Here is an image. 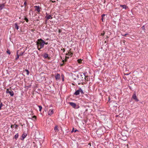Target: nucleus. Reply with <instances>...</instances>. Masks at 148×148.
<instances>
[{
  "mask_svg": "<svg viewBox=\"0 0 148 148\" xmlns=\"http://www.w3.org/2000/svg\"><path fill=\"white\" fill-rule=\"evenodd\" d=\"M72 77L74 80L77 81L78 84H80L84 81H85V76L84 75V74H79L76 75L74 74L72 75Z\"/></svg>",
  "mask_w": 148,
  "mask_h": 148,
  "instance_id": "obj_1",
  "label": "nucleus"
},
{
  "mask_svg": "<svg viewBox=\"0 0 148 148\" xmlns=\"http://www.w3.org/2000/svg\"><path fill=\"white\" fill-rule=\"evenodd\" d=\"M45 44V42L41 38L38 39L36 42L37 47H39L40 46V48H43Z\"/></svg>",
  "mask_w": 148,
  "mask_h": 148,
  "instance_id": "obj_2",
  "label": "nucleus"
},
{
  "mask_svg": "<svg viewBox=\"0 0 148 148\" xmlns=\"http://www.w3.org/2000/svg\"><path fill=\"white\" fill-rule=\"evenodd\" d=\"M54 132H53V134H52V136H53L54 135H56L59 131L58 125H56L55 126L54 128Z\"/></svg>",
  "mask_w": 148,
  "mask_h": 148,
  "instance_id": "obj_3",
  "label": "nucleus"
},
{
  "mask_svg": "<svg viewBox=\"0 0 148 148\" xmlns=\"http://www.w3.org/2000/svg\"><path fill=\"white\" fill-rule=\"evenodd\" d=\"M52 146L53 148H62L61 146L58 142H56V143L54 144Z\"/></svg>",
  "mask_w": 148,
  "mask_h": 148,
  "instance_id": "obj_4",
  "label": "nucleus"
},
{
  "mask_svg": "<svg viewBox=\"0 0 148 148\" xmlns=\"http://www.w3.org/2000/svg\"><path fill=\"white\" fill-rule=\"evenodd\" d=\"M102 128H100L96 131V133L98 135H102L103 134Z\"/></svg>",
  "mask_w": 148,
  "mask_h": 148,
  "instance_id": "obj_5",
  "label": "nucleus"
},
{
  "mask_svg": "<svg viewBox=\"0 0 148 148\" xmlns=\"http://www.w3.org/2000/svg\"><path fill=\"white\" fill-rule=\"evenodd\" d=\"M80 92H81L82 94L83 93V92L82 89L80 88L79 89L77 90L74 93V95H78L79 94Z\"/></svg>",
  "mask_w": 148,
  "mask_h": 148,
  "instance_id": "obj_6",
  "label": "nucleus"
},
{
  "mask_svg": "<svg viewBox=\"0 0 148 148\" xmlns=\"http://www.w3.org/2000/svg\"><path fill=\"white\" fill-rule=\"evenodd\" d=\"M69 104L73 108L75 109H77L79 108V107L76 106V104L75 103H74L73 102H69Z\"/></svg>",
  "mask_w": 148,
  "mask_h": 148,
  "instance_id": "obj_7",
  "label": "nucleus"
},
{
  "mask_svg": "<svg viewBox=\"0 0 148 148\" xmlns=\"http://www.w3.org/2000/svg\"><path fill=\"white\" fill-rule=\"evenodd\" d=\"M6 93H9L10 95L11 96H12L14 95V92L12 91V90L11 89L9 90L8 89H7L6 91Z\"/></svg>",
  "mask_w": 148,
  "mask_h": 148,
  "instance_id": "obj_8",
  "label": "nucleus"
},
{
  "mask_svg": "<svg viewBox=\"0 0 148 148\" xmlns=\"http://www.w3.org/2000/svg\"><path fill=\"white\" fill-rule=\"evenodd\" d=\"M132 98L134 99L135 100V101H139L136 96V93H134L133 94L132 96Z\"/></svg>",
  "mask_w": 148,
  "mask_h": 148,
  "instance_id": "obj_9",
  "label": "nucleus"
},
{
  "mask_svg": "<svg viewBox=\"0 0 148 148\" xmlns=\"http://www.w3.org/2000/svg\"><path fill=\"white\" fill-rule=\"evenodd\" d=\"M34 8H35V10L37 11V12H40V9L41 8L39 6H35Z\"/></svg>",
  "mask_w": 148,
  "mask_h": 148,
  "instance_id": "obj_10",
  "label": "nucleus"
},
{
  "mask_svg": "<svg viewBox=\"0 0 148 148\" xmlns=\"http://www.w3.org/2000/svg\"><path fill=\"white\" fill-rule=\"evenodd\" d=\"M53 113V110H49L48 112V114L49 115H51Z\"/></svg>",
  "mask_w": 148,
  "mask_h": 148,
  "instance_id": "obj_11",
  "label": "nucleus"
},
{
  "mask_svg": "<svg viewBox=\"0 0 148 148\" xmlns=\"http://www.w3.org/2000/svg\"><path fill=\"white\" fill-rule=\"evenodd\" d=\"M60 75L58 73H57L55 76V78H56V80L59 79L60 78Z\"/></svg>",
  "mask_w": 148,
  "mask_h": 148,
  "instance_id": "obj_12",
  "label": "nucleus"
},
{
  "mask_svg": "<svg viewBox=\"0 0 148 148\" xmlns=\"http://www.w3.org/2000/svg\"><path fill=\"white\" fill-rule=\"evenodd\" d=\"M43 56V57L45 58H47L48 57V54L47 53H44Z\"/></svg>",
  "mask_w": 148,
  "mask_h": 148,
  "instance_id": "obj_13",
  "label": "nucleus"
},
{
  "mask_svg": "<svg viewBox=\"0 0 148 148\" xmlns=\"http://www.w3.org/2000/svg\"><path fill=\"white\" fill-rule=\"evenodd\" d=\"M46 20H47L49 19H51L52 18V17H51V16L50 15H48L46 17Z\"/></svg>",
  "mask_w": 148,
  "mask_h": 148,
  "instance_id": "obj_14",
  "label": "nucleus"
},
{
  "mask_svg": "<svg viewBox=\"0 0 148 148\" xmlns=\"http://www.w3.org/2000/svg\"><path fill=\"white\" fill-rule=\"evenodd\" d=\"M15 28L17 30L19 28V26L18 25V24L17 23L15 24Z\"/></svg>",
  "mask_w": 148,
  "mask_h": 148,
  "instance_id": "obj_15",
  "label": "nucleus"
},
{
  "mask_svg": "<svg viewBox=\"0 0 148 148\" xmlns=\"http://www.w3.org/2000/svg\"><path fill=\"white\" fill-rule=\"evenodd\" d=\"M18 127V125H12L11 127L12 128L15 127L16 129H17V127Z\"/></svg>",
  "mask_w": 148,
  "mask_h": 148,
  "instance_id": "obj_16",
  "label": "nucleus"
},
{
  "mask_svg": "<svg viewBox=\"0 0 148 148\" xmlns=\"http://www.w3.org/2000/svg\"><path fill=\"white\" fill-rule=\"evenodd\" d=\"M26 134H23L22 135V137L23 139H22L21 140H23L24 139V138H25V137H26Z\"/></svg>",
  "mask_w": 148,
  "mask_h": 148,
  "instance_id": "obj_17",
  "label": "nucleus"
},
{
  "mask_svg": "<svg viewBox=\"0 0 148 148\" xmlns=\"http://www.w3.org/2000/svg\"><path fill=\"white\" fill-rule=\"evenodd\" d=\"M4 4H0V8H1V9H2L4 7Z\"/></svg>",
  "mask_w": 148,
  "mask_h": 148,
  "instance_id": "obj_18",
  "label": "nucleus"
},
{
  "mask_svg": "<svg viewBox=\"0 0 148 148\" xmlns=\"http://www.w3.org/2000/svg\"><path fill=\"white\" fill-rule=\"evenodd\" d=\"M70 53V52H68V53H66V55H69V56L70 55L72 56V55H73V53Z\"/></svg>",
  "mask_w": 148,
  "mask_h": 148,
  "instance_id": "obj_19",
  "label": "nucleus"
},
{
  "mask_svg": "<svg viewBox=\"0 0 148 148\" xmlns=\"http://www.w3.org/2000/svg\"><path fill=\"white\" fill-rule=\"evenodd\" d=\"M69 58V56H68V57L67 56H66V59H65V60H63L62 61V62L63 63H64V61H66V59H68Z\"/></svg>",
  "mask_w": 148,
  "mask_h": 148,
  "instance_id": "obj_20",
  "label": "nucleus"
},
{
  "mask_svg": "<svg viewBox=\"0 0 148 148\" xmlns=\"http://www.w3.org/2000/svg\"><path fill=\"white\" fill-rule=\"evenodd\" d=\"M18 133H17L16 134V135L14 136V138L16 139L18 137Z\"/></svg>",
  "mask_w": 148,
  "mask_h": 148,
  "instance_id": "obj_21",
  "label": "nucleus"
},
{
  "mask_svg": "<svg viewBox=\"0 0 148 148\" xmlns=\"http://www.w3.org/2000/svg\"><path fill=\"white\" fill-rule=\"evenodd\" d=\"M77 61H78V62L79 63V64H81V63H82V60H77Z\"/></svg>",
  "mask_w": 148,
  "mask_h": 148,
  "instance_id": "obj_22",
  "label": "nucleus"
},
{
  "mask_svg": "<svg viewBox=\"0 0 148 148\" xmlns=\"http://www.w3.org/2000/svg\"><path fill=\"white\" fill-rule=\"evenodd\" d=\"M85 80L87 81L88 80V76H85Z\"/></svg>",
  "mask_w": 148,
  "mask_h": 148,
  "instance_id": "obj_23",
  "label": "nucleus"
},
{
  "mask_svg": "<svg viewBox=\"0 0 148 148\" xmlns=\"http://www.w3.org/2000/svg\"><path fill=\"white\" fill-rule=\"evenodd\" d=\"M38 107L39 109V111H41L42 109V107L41 106H39Z\"/></svg>",
  "mask_w": 148,
  "mask_h": 148,
  "instance_id": "obj_24",
  "label": "nucleus"
},
{
  "mask_svg": "<svg viewBox=\"0 0 148 148\" xmlns=\"http://www.w3.org/2000/svg\"><path fill=\"white\" fill-rule=\"evenodd\" d=\"M78 131V130H75V131H74V129L73 128L72 131H71V132H76L77 131Z\"/></svg>",
  "mask_w": 148,
  "mask_h": 148,
  "instance_id": "obj_25",
  "label": "nucleus"
},
{
  "mask_svg": "<svg viewBox=\"0 0 148 148\" xmlns=\"http://www.w3.org/2000/svg\"><path fill=\"white\" fill-rule=\"evenodd\" d=\"M25 71L27 72V75H28L29 74V71L28 70H27L26 69L25 70Z\"/></svg>",
  "mask_w": 148,
  "mask_h": 148,
  "instance_id": "obj_26",
  "label": "nucleus"
},
{
  "mask_svg": "<svg viewBox=\"0 0 148 148\" xmlns=\"http://www.w3.org/2000/svg\"><path fill=\"white\" fill-rule=\"evenodd\" d=\"M121 6L123 8H125L126 5H121Z\"/></svg>",
  "mask_w": 148,
  "mask_h": 148,
  "instance_id": "obj_27",
  "label": "nucleus"
},
{
  "mask_svg": "<svg viewBox=\"0 0 148 148\" xmlns=\"http://www.w3.org/2000/svg\"><path fill=\"white\" fill-rule=\"evenodd\" d=\"M24 20H25L27 22H28V18H24Z\"/></svg>",
  "mask_w": 148,
  "mask_h": 148,
  "instance_id": "obj_28",
  "label": "nucleus"
},
{
  "mask_svg": "<svg viewBox=\"0 0 148 148\" xmlns=\"http://www.w3.org/2000/svg\"><path fill=\"white\" fill-rule=\"evenodd\" d=\"M7 52L9 54H10V52L9 50H8L7 51Z\"/></svg>",
  "mask_w": 148,
  "mask_h": 148,
  "instance_id": "obj_29",
  "label": "nucleus"
},
{
  "mask_svg": "<svg viewBox=\"0 0 148 148\" xmlns=\"http://www.w3.org/2000/svg\"><path fill=\"white\" fill-rule=\"evenodd\" d=\"M17 57L16 58L15 60H17L19 58V55H17Z\"/></svg>",
  "mask_w": 148,
  "mask_h": 148,
  "instance_id": "obj_30",
  "label": "nucleus"
},
{
  "mask_svg": "<svg viewBox=\"0 0 148 148\" xmlns=\"http://www.w3.org/2000/svg\"><path fill=\"white\" fill-rule=\"evenodd\" d=\"M86 72H84V73H79L80 74H84L85 76H86Z\"/></svg>",
  "mask_w": 148,
  "mask_h": 148,
  "instance_id": "obj_31",
  "label": "nucleus"
},
{
  "mask_svg": "<svg viewBox=\"0 0 148 148\" xmlns=\"http://www.w3.org/2000/svg\"><path fill=\"white\" fill-rule=\"evenodd\" d=\"M142 28L143 29H145V26H143L142 27Z\"/></svg>",
  "mask_w": 148,
  "mask_h": 148,
  "instance_id": "obj_32",
  "label": "nucleus"
},
{
  "mask_svg": "<svg viewBox=\"0 0 148 148\" xmlns=\"http://www.w3.org/2000/svg\"><path fill=\"white\" fill-rule=\"evenodd\" d=\"M105 15V14H103L101 16L102 18H103V16H104Z\"/></svg>",
  "mask_w": 148,
  "mask_h": 148,
  "instance_id": "obj_33",
  "label": "nucleus"
},
{
  "mask_svg": "<svg viewBox=\"0 0 148 148\" xmlns=\"http://www.w3.org/2000/svg\"><path fill=\"white\" fill-rule=\"evenodd\" d=\"M128 34H126L124 35H123V36H126Z\"/></svg>",
  "mask_w": 148,
  "mask_h": 148,
  "instance_id": "obj_34",
  "label": "nucleus"
},
{
  "mask_svg": "<svg viewBox=\"0 0 148 148\" xmlns=\"http://www.w3.org/2000/svg\"><path fill=\"white\" fill-rule=\"evenodd\" d=\"M33 118H35V119H36V116H33Z\"/></svg>",
  "mask_w": 148,
  "mask_h": 148,
  "instance_id": "obj_35",
  "label": "nucleus"
},
{
  "mask_svg": "<svg viewBox=\"0 0 148 148\" xmlns=\"http://www.w3.org/2000/svg\"><path fill=\"white\" fill-rule=\"evenodd\" d=\"M38 47V50L40 51V49L41 48H39V47Z\"/></svg>",
  "mask_w": 148,
  "mask_h": 148,
  "instance_id": "obj_36",
  "label": "nucleus"
},
{
  "mask_svg": "<svg viewBox=\"0 0 148 148\" xmlns=\"http://www.w3.org/2000/svg\"><path fill=\"white\" fill-rule=\"evenodd\" d=\"M105 33H102V34H101V35L102 36H103V35H104Z\"/></svg>",
  "mask_w": 148,
  "mask_h": 148,
  "instance_id": "obj_37",
  "label": "nucleus"
},
{
  "mask_svg": "<svg viewBox=\"0 0 148 148\" xmlns=\"http://www.w3.org/2000/svg\"><path fill=\"white\" fill-rule=\"evenodd\" d=\"M48 44V42H45V44L47 45Z\"/></svg>",
  "mask_w": 148,
  "mask_h": 148,
  "instance_id": "obj_38",
  "label": "nucleus"
},
{
  "mask_svg": "<svg viewBox=\"0 0 148 148\" xmlns=\"http://www.w3.org/2000/svg\"><path fill=\"white\" fill-rule=\"evenodd\" d=\"M63 52H64L65 51V49H63Z\"/></svg>",
  "mask_w": 148,
  "mask_h": 148,
  "instance_id": "obj_39",
  "label": "nucleus"
},
{
  "mask_svg": "<svg viewBox=\"0 0 148 148\" xmlns=\"http://www.w3.org/2000/svg\"><path fill=\"white\" fill-rule=\"evenodd\" d=\"M26 2H25L24 3V4L25 5H26Z\"/></svg>",
  "mask_w": 148,
  "mask_h": 148,
  "instance_id": "obj_40",
  "label": "nucleus"
},
{
  "mask_svg": "<svg viewBox=\"0 0 148 148\" xmlns=\"http://www.w3.org/2000/svg\"><path fill=\"white\" fill-rule=\"evenodd\" d=\"M103 18H101V20H102V21H103Z\"/></svg>",
  "mask_w": 148,
  "mask_h": 148,
  "instance_id": "obj_41",
  "label": "nucleus"
},
{
  "mask_svg": "<svg viewBox=\"0 0 148 148\" xmlns=\"http://www.w3.org/2000/svg\"><path fill=\"white\" fill-rule=\"evenodd\" d=\"M129 74H125V75H128Z\"/></svg>",
  "mask_w": 148,
  "mask_h": 148,
  "instance_id": "obj_42",
  "label": "nucleus"
},
{
  "mask_svg": "<svg viewBox=\"0 0 148 148\" xmlns=\"http://www.w3.org/2000/svg\"><path fill=\"white\" fill-rule=\"evenodd\" d=\"M51 1L53 2H55V1Z\"/></svg>",
  "mask_w": 148,
  "mask_h": 148,
  "instance_id": "obj_43",
  "label": "nucleus"
},
{
  "mask_svg": "<svg viewBox=\"0 0 148 148\" xmlns=\"http://www.w3.org/2000/svg\"><path fill=\"white\" fill-rule=\"evenodd\" d=\"M63 64H63H63H61V66H63Z\"/></svg>",
  "mask_w": 148,
  "mask_h": 148,
  "instance_id": "obj_44",
  "label": "nucleus"
},
{
  "mask_svg": "<svg viewBox=\"0 0 148 148\" xmlns=\"http://www.w3.org/2000/svg\"><path fill=\"white\" fill-rule=\"evenodd\" d=\"M62 81H63L64 80V78H63L62 79Z\"/></svg>",
  "mask_w": 148,
  "mask_h": 148,
  "instance_id": "obj_45",
  "label": "nucleus"
},
{
  "mask_svg": "<svg viewBox=\"0 0 148 148\" xmlns=\"http://www.w3.org/2000/svg\"><path fill=\"white\" fill-rule=\"evenodd\" d=\"M108 38V36H107V38Z\"/></svg>",
  "mask_w": 148,
  "mask_h": 148,
  "instance_id": "obj_46",
  "label": "nucleus"
},
{
  "mask_svg": "<svg viewBox=\"0 0 148 148\" xmlns=\"http://www.w3.org/2000/svg\"><path fill=\"white\" fill-rule=\"evenodd\" d=\"M88 145H91L90 144V143H89Z\"/></svg>",
  "mask_w": 148,
  "mask_h": 148,
  "instance_id": "obj_47",
  "label": "nucleus"
},
{
  "mask_svg": "<svg viewBox=\"0 0 148 148\" xmlns=\"http://www.w3.org/2000/svg\"><path fill=\"white\" fill-rule=\"evenodd\" d=\"M116 117H117V116H118V115H116Z\"/></svg>",
  "mask_w": 148,
  "mask_h": 148,
  "instance_id": "obj_48",
  "label": "nucleus"
},
{
  "mask_svg": "<svg viewBox=\"0 0 148 148\" xmlns=\"http://www.w3.org/2000/svg\"><path fill=\"white\" fill-rule=\"evenodd\" d=\"M123 42L124 43L125 42V40H124L123 41Z\"/></svg>",
  "mask_w": 148,
  "mask_h": 148,
  "instance_id": "obj_49",
  "label": "nucleus"
}]
</instances>
